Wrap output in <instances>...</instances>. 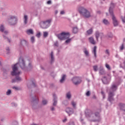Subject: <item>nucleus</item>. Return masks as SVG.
I'll use <instances>...</instances> for the list:
<instances>
[{
	"label": "nucleus",
	"instance_id": "1",
	"mask_svg": "<svg viewBox=\"0 0 125 125\" xmlns=\"http://www.w3.org/2000/svg\"><path fill=\"white\" fill-rule=\"evenodd\" d=\"M18 64L20 65V68H21V69H22L24 72L30 71L33 68V66H32V63L31 62H29L28 66H26V64L25 63L24 59L20 58L19 62L12 65V71L11 73V76H18V75H20V74H21V71H19L18 69V67L17 66Z\"/></svg>",
	"mask_w": 125,
	"mask_h": 125
},
{
	"label": "nucleus",
	"instance_id": "2",
	"mask_svg": "<svg viewBox=\"0 0 125 125\" xmlns=\"http://www.w3.org/2000/svg\"><path fill=\"white\" fill-rule=\"evenodd\" d=\"M86 117L93 119V122H99L100 121V113L98 112L93 113L90 111V112H87L86 113Z\"/></svg>",
	"mask_w": 125,
	"mask_h": 125
},
{
	"label": "nucleus",
	"instance_id": "3",
	"mask_svg": "<svg viewBox=\"0 0 125 125\" xmlns=\"http://www.w3.org/2000/svg\"><path fill=\"white\" fill-rule=\"evenodd\" d=\"M79 12L80 14L84 17V18H89L91 17V15H90V12L86 9V8L83 7H80L79 8Z\"/></svg>",
	"mask_w": 125,
	"mask_h": 125
},
{
	"label": "nucleus",
	"instance_id": "4",
	"mask_svg": "<svg viewBox=\"0 0 125 125\" xmlns=\"http://www.w3.org/2000/svg\"><path fill=\"white\" fill-rule=\"evenodd\" d=\"M18 21L17 17L13 16H10L7 19V22L10 26H15Z\"/></svg>",
	"mask_w": 125,
	"mask_h": 125
},
{
	"label": "nucleus",
	"instance_id": "5",
	"mask_svg": "<svg viewBox=\"0 0 125 125\" xmlns=\"http://www.w3.org/2000/svg\"><path fill=\"white\" fill-rule=\"evenodd\" d=\"M51 23V20H48L46 21H41L39 25L42 28V29H47V28L50 26V24Z\"/></svg>",
	"mask_w": 125,
	"mask_h": 125
},
{
	"label": "nucleus",
	"instance_id": "6",
	"mask_svg": "<svg viewBox=\"0 0 125 125\" xmlns=\"http://www.w3.org/2000/svg\"><path fill=\"white\" fill-rule=\"evenodd\" d=\"M31 96V98L30 101L31 105L32 106L33 109H36L37 108L38 103H39V99H38V97H37V96L35 95Z\"/></svg>",
	"mask_w": 125,
	"mask_h": 125
},
{
	"label": "nucleus",
	"instance_id": "7",
	"mask_svg": "<svg viewBox=\"0 0 125 125\" xmlns=\"http://www.w3.org/2000/svg\"><path fill=\"white\" fill-rule=\"evenodd\" d=\"M57 37L58 38L59 40H61V41L67 40V39L70 38V33L62 32L61 34H57Z\"/></svg>",
	"mask_w": 125,
	"mask_h": 125
},
{
	"label": "nucleus",
	"instance_id": "8",
	"mask_svg": "<svg viewBox=\"0 0 125 125\" xmlns=\"http://www.w3.org/2000/svg\"><path fill=\"white\" fill-rule=\"evenodd\" d=\"M53 101L54 102L53 104V105L50 107V110L51 111H55V106H56V105H57V96H56V95L54 94L53 95Z\"/></svg>",
	"mask_w": 125,
	"mask_h": 125
},
{
	"label": "nucleus",
	"instance_id": "9",
	"mask_svg": "<svg viewBox=\"0 0 125 125\" xmlns=\"http://www.w3.org/2000/svg\"><path fill=\"white\" fill-rule=\"evenodd\" d=\"M114 96H115V93L112 92V91H109L107 100L108 101H109L110 103H112L113 101L115 100V99H114Z\"/></svg>",
	"mask_w": 125,
	"mask_h": 125
},
{
	"label": "nucleus",
	"instance_id": "10",
	"mask_svg": "<svg viewBox=\"0 0 125 125\" xmlns=\"http://www.w3.org/2000/svg\"><path fill=\"white\" fill-rule=\"evenodd\" d=\"M73 83L75 85H78V84H80L81 83H82V81L81 80V78L79 77H73L72 79Z\"/></svg>",
	"mask_w": 125,
	"mask_h": 125
},
{
	"label": "nucleus",
	"instance_id": "11",
	"mask_svg": "<svg viewBox=\"0 0 125 125\" xmlns=\"http://www.w3.org/2000/svg\"><path fill=\"white\" fill-rule=\"evenodd\" d=\"M29 45V42L26 40L24 39L21 40L20 42V46L21 47H26V46H28Z\"/></svg>",
	"mask_w": 125,
	"mask_h": 125
},
{
	"label": "nucleus",
	"instance_id": "12",
	"mask_svg": "<svg viewBox=\"0 0 125 125\" xmlns=\"http://www.w3.org/2000/svg\"><path fill=\"white\" fill-rule=\"evenodd\" d=\"M0 32L4 34V35L8 34V31L5 30V26L2 24L0 25Z\"/></svg>",
	"mask_w": 125,
	"mask_h": 125
},
{
	"label": "nucleus",
	"instance_id": "13",
	"mask_svg": "<svg viewBox=\"0 0 125 125\" xmlns=\"http://www.w3.org/2000/svg\"><path fill=\"white\" fill-rule=\"evenodd\" d=\"M111 16H112V19L113 21V24L114 25V27H117L119 25V21H118V20H117V18H116V17L115 16V15H110Z\"/></svg>",
	"mask_w": 125,
	"mask_h": 125
},
{
	"label": "nucleus",
	"instance_id": "14",
	"mask_svg": "<svg viewBox=\"0 0 125 125\" xmlns=\"http://www.w3.org/2000/svg\"><path fill=\"white\" fill-rule=\"evenodd\" d=\"M16 77L14 79L12 80V83H19L20 82H21L22 81V78L18 75H15Z\"/></svg>",
	"mask_w": 125,
	"mask_h": 125
},
{
	"label": "nucleus",
	"instance_id": "15",
	"mask_svg": "<svg viewBox=\"0 0 125 125\" xmlns=\"http://www.w3.org/2000/svg\"><path fill=\"white\" fill-rule=\"evenodd\" d=\"M101 81L102 83H104V84H108L111 80L109 79L108 78H107V77L106 76H104L103 78L101 79Z\"/></svg>",
	"mask_w": 125,
	"mask_h": 125
},
{
	"label": "nucleus",
	"instance_id": "16",
	"mask_svg": "<svg viewBox=\"0 0 125 125\" xmlns=\"http://www.w3.org/2000/svg\"><path fill=\"white\" fill-rule=\"evenodd\" d=\"M99 73L100 76H104V75H106V71H105V69H104V67H103V66H100L99 69Z\"/></svg>",
	"mask_w": 125,
	"mask_h": 125
},
{
	"label": "nucleus",
	"instance_id": "17",
	"mask_svg": "<svg viewBox=\"0 0 125 125\" xmlns=\"http://www.w3.org/2000/svg\"><path fill=\"white\" fill-rule=\"evenodd\" d=\"M115 4H114L113 2H111L110 4V6L109 9V12L110 15H114V12H113V9L115 8Z\"/></svg>",
	"mask_w": 125,
	"mask_h": 125
},
{
	"label": "nucleus",
	"instance_id": "18",
	"mask_svg": "<svg viewBox=\"0 0 125 125\" xmlns=\"http://www.w3.org/2000/svg\"><path fill=\"white\" fill-rule=\"evenodd\" d=\"M2 72H3V76H6L10 71V69L6 67H2L1 68Z\"/></svg>",
	"mask_w": 125,
	"mask_h": 125
},
{
	"label": "nucleus",
	"instance_id": "19",
	"mask_svg": "<svg viewBox=\"0 0 125 125\" xmlns=\"http://www.w3.org/2000/svg\"><path fill=\"white\" fill-rule=\"evenodd\" d=\"M65 112L70 116V115H72V114H74V109L72 108H67L66 109Z\"/></svg>",
	"mask_w": 125,
	"mask_h": 125
},
{
	"label": "nucleus",
	"instance_id": "20",
	"mask_svg": "<svg viewBox=\"0 0 125 125\" xmlns=\"http://www.w3.org/2000/svg\"><path fill=\"white\" fill-rule=\"evenodd\" d=\"M118 106L120 108V111H123V112H125V104L120 103L119 104Z\"/></svg>",
	"mask_w": 125,
	"mask_h": 125
},
{
	"label": "nucleus",
	"instance_id": "21",
	"mask_svg": "<svg viewBox=\"0 0 125 125\" xmlns=\"http://www.w3.org/2000/svg\"><path fill=\"white\" fill-rule=\"evenodd\" d=\"M37 86L36 84V82L34 81H32V84H31L30 83H28L27 84V87L28 88H32V87H36Z\"/></svg>",
	"mask_w": 125,
	"mask_h": 125
},
{
	"label": "nucleus",
	"instance_id": "22",
	"mask_svg": "<svg viewBox=\"0 0 125 125\" xmlns=\"http://www.w3.org/2000/svg\"><path fill=\"white\" fill-rule=\"evenodd\" d=\"M117 90V85L113 84L112 85L109 91H112V92H115Z\"/></svg>",
	"mask_w": 125,
	"mask_h": 125
},
{
	"label": "nucleus",
	"instance_id": "23",
	"mask_svg": "<svg viewBox=\"0 0 125 125\" xmlns=\"http://www.w3.org/2000/svg\"><path fill=\"white\" fill-rule=\"evenodd\" d=\"M67 76L66 74H62V79L60 80V82L61 83H63L64 82H65V79H66V77Z\"/></svg>",
	"mask_w": 125,
	"mask_h": 125
},
{
	"label": "nucleus",
	"instance_id": "24",
	"mask_svg": "<svg viewBox=\"0 0 125 125\" xmlns=\"http://www.w3.org/2000/svg\"><path fill=\"white\" fill-rule=\"evenodd\" d=\"M72 32L73 34H77L78 32H79V28H78V27L75 26L72 28Z\"/></svg>",
	"mask_w": 125,
	"mask_h": 125
},
{
	"label": "nucleus",
	"instance_id": "25",
	"mask_svg": "<svg viewBox=\"0 0 125 125\" xmlns=\"http://www.w3.org/2000/svg\"><path fill=\"white\" fill-rule=\"evenodd\" d=\"M96 49H97V47L95 46L92 51V53L94 54L95 59H96V57H97V56H96Z\"/></svg>",
	"mask_w": 125,
	"mask_h": 125
},
{
	"label": "nucleus",
	"instance_id": "26",
	"mask_svg": "<svg viewBox=\"0 0 125 125\" xmlns=\"http://www.w3.org/2000/svg\"><path fill=\"white\" fill-rule=\"evenodd\" d=\"M89 40L90 43H91L92 44H95V41H94V39L93 38V37H90L89 38Z\"/></svg>",
	"mask_w": 125,
	"mask_h": 125
},
{
	"label": "nucleus",
	"instance_id": "27",
	"mask_svg": "<svg viewBox=\"0 0 125 125\" xmlns=\"http://www.w3.org/2000/svg\"><path fill=\"white\" fill-rule=\"evenodd\" d=\"M72 97V94H71V92H68L67 93H66V98L67 99H71V98Z\"/></svg>",
	"mask_w": 125,
	"mask_h": 125
},
{
	"label": "nucleus",
	"instance_id": "28",
	"mask_svg": "<svg viewBox=\"0 0 125 125\" xmlns=\"http://www.w3.org/2000/svg\"><path fill=\"white\" fill-rule=\"evenodd\" d=\"M95 37H96L97 41L98 42V38H99V37H100V33H99V31H96Z\"/></svg>",
	"mask_w": 125,
	"mask_h": 125
},
{
	"label": "nucleus",
	"instance_id": "29",
	"mask_svg": "<svg viewBox=\"0 0 125 125\" xmlns=\"http://www.w3.org/2000/svg\"><path fill=\"white\" fill-rule=\"evenodd\" d=\"M27 23H28V16L24 15V25H26Z\"/></svg>",
	"mask_w": 125,
	"mask_h": 125
},
{
	"label": "nucleus",
	"instance_id": "30",
	"mask_svg": "<svg viewBox=\"0 0 125 125\" xmlns=\"http://www.w3.org/2000/svg\"><path fill=\"white\" fill-rule=\"evenodd\" d=\"M51 64H52V63H53V62H54V56H53V52H51Z\"/></svg>",
	"mask_w": 125,
	"mask_h": 125
},
{
	"label": "nucleus",
	"instance_id": "31",
	"mask_svg": "<svg viewBox=\"0 0 125 125\" xmlns=\"http://www.w3.org/2000/svg\"><path fill=\"white\" fill-rule=\"evenodd\" d=\"M71 104L74 109H77V103H76V102L72 101Z\"/></svg>",
	"mask_w": 125,
	"mask_h": 125
},
{
	"label": "nucleus",
	"instance_id": "32",
	"mask_svg": "<svg viewBox=\"0 0 125 125\" xmlns=\"http://www.w3.org/2000/svg\"><path fill=\"white\" fill-rule=\"evenodd\" d=\"M103 22L104 23V25H109V21H108V20L106 19H104L103 21Z\"/></svg>",
	"mask_w": 125,
	"mask_h": 125
},
{
	"label": "nucleus",
	"instance_id": "33",
	"mask_svg": "<svg viewBox=\"0 0 125 125\" xmlns=\"http://www.w3.org/2000/svg\"><path fill=\"white\" fill-rule=\"evenodd\" d=\"M3 37L4 38V39L5 40H7V42H8L10 43L11 42V39L6 37V36H5L4 35H3Z\"/></svg>",
	"mask_w": 125,
	"mask_h": 125
},
{
	"label": "nucleus",
	"instance_id": "34",
	"mask_svg": "<svg viewBox=\"0 0 125 125\" xmlns=\"http://www.w3.org/2000/svg\"><path fill=\"white\" fill-rule=\"evenodd\" d=\"M93 32V30L92 29V28H90V29L87 31V33L88 34V35H91Z\"/></svg>",
	"mask_w": 125,
	"mask_h": 125
},
{
	"label": "nucleus",
	"instance_id": "35",
	"mask_svg": "<svg viewBox=\"0 0 125 125\" xmlns=\"http://www.w3.org/2000/svg\"><path fill=\"white\" fill-rule=\"evenodd\" d=\"M83 52L86 56H89V52L86 50V49H85L83 51Z\"/></svg>",
	"mask_w": 125,
	"mask_h": 125
},
{
	"label": "nucleus",
	"instance_id": "36",
	"mask_svg": "<svg viewBox=\"0 0 125 125\" xmlns=\"http://www.w3.org/2000/svg\"><path fill=\"white\" fill-rule=\"evenodd\" d=\"M27 33L33 35V34H34V31H33V29H29L27 30Z\"/></svg>",
	"mask_w": 125,
	"mask_h": 125
},
{
	"label": "nucleus",
	"instance_id": "37",
	"mask_svg": "<svg viewBox=\"0 0 125 125\" xmlns=\"http://www.w3.org/2000/svg\"><path fill=\"white\" fill-rule=\"evenodd\" d=\"M71 41H72V39L71 38H67L65 41V43H70L71 42Z\"/></svg>",
	"mask_w": 125,
	"mask_h": 125
},
{
	"label": "nucleus",
	"instance_id": "38",
	"mask_svg": "<svg viewBox=\"0 0 125 125\" xmlns=\"http://www.w3.org/2000/svg\"><path fill=\"white\" fill-rule=\"evenodd\" d=\"M93 70L94 72H97V71H98V67L97 66V65H94L93 66Z\"/></svg>",
	"mask_w": 125,
	"mask_h": 125
},
{
	"label": "nucleus",
	"instance_id": "39",
	"mask_svg": "<svg viewBox=\"0 0 125 125\" xmlns=\"http://www.w3.org/2000/svg\"><path fill=\"white\" fill-rule=\"evenodd\" d=\"M6 95H10L11 94V90L8 89L6 93Z\"/></svg>",
	"mask_w": 125,
	"mask_h": 125
},
{
	"label": "nucleus",
	"instance_id": "40",
	"mask_svg": "<svg viewBox=\"0 0 125 125\" xmlns=\"http://www.w3.org/2000/svg\"><path fill=\"white\" fill-rule=\"evenodd\" d=\"M48 36V33L47 32H43V37L44 38H46Z\"/></svg>",
	"mask_w": 125,
	"mask_h": 125
},
{
	"label": "nucleus",
	"instance_id": "41",
	"mask_svg": "<svg viewBox=\"0 0 125 125\" xmlns=\"http://www.w3.org/2000/svg\"><path fill=\"white\" fill-rule=\"evenodd\" d=\"M31 41L32 43H34V42H35V37L32 36L31 38Z\"/></svg>",
	"mask_w": 125,
	"mask_h": 125
},
{
	"label": "nucleus",
	"instance_id": "42",
	"mask_svg": "<svg viewBox=\"0 0 125 125\" xmlns=\"http://www.w3.org/2000/svg\"><path fill=\"white\" fill-rule=\"evenodd\" d=\"M101 93H102V95L103 96V99H105V93H104V91H102Z\"/></svg>",
	"mask_w": 125,
	"mask_h": 125
},
{
	"label": "nucleus",
	"instance_id": "43",
	"mask_svg": "<svg viewBox=\"0 0 125 125\" xmlns=\"http://www.w3.org/2000/svg\"><path fill=\"white\" fill-rule=\"evenodd\" d=\"M43 105H46L47 104V101L46 100H44L42 101Z\"/></svg>",
	"mask_w": 125,
	"mask_h": 125
},
{
	"label": "nucleus",
	"instance_id": "44",
	"mask_svg": "<svg viewBox=\"0 0 125 125\" xmlns=\"http://www.w3.org/2000/svg\"><path fill=\"white\" fill-rule=\"evenodd\" d=\"M105 54H107V55H110V51H109V49H106L105 51Z\"/></svg>",
	"mask_w": 125,
	"mask_h": 125
},
{
	"label": "nucleus",
	"instance_id": "45",
	"mask_svg": "<svg viewBox=\"0 0 125 125\" xmlns=\"http://www.w3.org/2000/svg\"><path fill=\"white\" fill-rule=\"evenodd\" d=\"M6 50L7 51V54H9V51H10V49H9V47H6Z\"/></svg>",
	"mask_w": 125,
	"mask_h": 125
},
{
	"label": "nucleus",
	"instance_id": "46",
	"mask_svg": "<svg viewBox=\"0 0 125 125\" xmlns=\"http://www.w3.org/2000/svg\"><path fill=\"white\" fill-rule=\"evenodd\" d=\"M105 67L106 68H107V69L108 70H111V67H110V65H109V64H105Z\"/></svg>",
	"mask_w": 125,
	"mask_h": 125
},
{
	"label": "nucleus",
	"instance_id": "47",
	"mask_svg": "<svg viewBox=\"0 0 125 125\" xmlns=\"http://www.w3.org/2000/svg\"><path fill=\"white\" fill-rule=\"evenodd\" d=\"M120 50H124V49L125 48L124 44H122V45L120 47Z\"/></svg>",
	"mask_w": 125,
	"mask_h": 125
},
{
	"label": "nucleus",
	"instance_id": "48",
	"mask_svg": "<svg viewBox=\"0 0 125 125\" xmlns=\"http://www.w3.org/2000/svg\"><path fill=\"white\" fill-rule=\"evenodd\" d=\"M108 38H112L113 37V34L112 33H109L107 35Z\"/></svg>",
	"mask_w": 125,
	"mask_h": 125
},
{
	"label": "nucleus",
	"instance_id": "49",
	"mask_svg": "<svg viewBox=\"0 0 125 125\" xmlns=\"http://www.w3.org/2000/svg\"><path fill=\"white\" fill-rule=\"evenodd\" d=\"M11 105L13 107H17V104L15 103H12Z\"/></svg>",
	"mask_w": 125,
	"mask_h": 125
},
{
	"label": "nucleus",
	"instance_id": "50",
	"mask_svg": "<svg viewBox=\"0 0 125 125\" xmlns=\"http://www.w3.org/2000/svg\"><path fill=\"white\" fill-rule=\"evenodd\" d=\"M86 96H90V91H88L86 93Z\"/></svg>",
	"mask_w": 125,
	"mask_h": 125
},
{
	"label": "nucleus",
	"instance_id": "51",
	"mask_svg": "<svg viewBox=\"0 0 125 125\" xmlns=\"http://www.w3.org/2000/svg\"><path fill=\"white\" fill-rule=\"evenodd\" d=\"M12 125H18V122L17 121H14L13 122Z\"/></svg>",
	"mask_w": 125,
	"mask_h": 125
},
{
	"label": "nucleus",
	"instance_id": "52",
	"mask_svg": "<svg viewBox=\"0 0 125 125\" xmlns=\"http://www.w3.org/2000/svg\"><path fill=\"white\" fill-rule=\"evenodd\" d=\"M13 89H15V90H19V88L17 86H14L13 87Z\"/></svg>",
	"mask_w": 125,
	"mask_h": 125
},
{
	"label": "nucleus",
	"instance_id": "53",
	"mask_svg": "<svg viewBox=\"0 0 125 125\" xmlns=\"http://www.w3.org/2000/svg\"><path fill=\"white\" fill-rule=\"evenodd\" d=\"M54 46H58V42H56L54 44Z\"/></svg>",
	"mask_w": 125,
	"mask_h": 125
},
{
	"label": "nucleus",
	"instance_id": "54",
	"mask_svg": "<svg viewBox=\"0 0 125 125\" xmlns=\"http://www.w3.org/2000/svg\"><path fill=\"white\" fill-rule=\"evenodd\" d=\"M69 125H75V123L74 122H70L69 123Z\"/></svg>",
	"mask_w": 125,
	"mask_h": 125
},
{
	"label": "nucleus",
	"instance_id": "55",
	"mask_svg": "<svg viewBox=\"0 0 125 125\" xmlns=\"http://www.w3.org/2000/svg\"><path fill=\"white\" fill-rule=\"evenodd\" d=\"M36 36L37 37V38H40V37H41V32L38 33L37 35Z\"/></svg>",
	"mask_w": 125,
	"mask_h": 125
},
{
	"label": "nucleus",
	"instance_id": "56",
	"mask_svg": "<svg viewBox=\"0 0 125 125\" xmlns=\"http://www.w3.org/2000/svg\"><path fill=\"white\" fill-rule=\"evenodd\" d=\"M63 104H64V105H65V106H67V105H68V101H65L63 102Z\"/></svg>",
	"mask_w": 125,
	"mask_h": 125
},
{
	"label": "nucleus",
	"instance_id": "57",
	"mask_svg": "<svg viewBox=\"0 0 125 125\" xmlns=\"http://www.w3.org/2000/svg\"><path fill=\"white\" fill-rule=\"evenodd\" d=\"M64 14H65V11H61V12H60V14L61 15H63Z\"/></svg>",
	"mask_w": 125,
	"mask_h": 125
},
{
	"label": "nucleus",
	"instance_id": "58",
	"mask_svg": "<svg viewBox=\"0 0 125 125\" xmlns=\"http://www.w3.org/2000/svg\"><path fill=\"white\" fill-rule=\"evenodd\" d=\"M107 76H108V79H109V80H111V74H107Z\"/></svg>",
	"mask_w": 125,
	"mask_h": 125
},
{
	"label": "nucleus",
	"instance_id": "59",
	"mask_svg": "<svg viewBox=\"0 0 125 125\" xmlns=\"http://www.w3.org/2000/svg\"><path fill=\"white\" fill-rule=\"evenodd\" d=\"M47 4H51V0H49L47 1Z\"/></svg>",
	"mask_w": 125,
	"mask_h": 125
},
{
	"label": "nucleus",
	"instance_id": "60",
	"mask_svg": "<svg viewBox=\"0 0 125 125\" xmlns=\"http://www.w3.org/2000/svg\"><path fill=\"white\" fill-rule=\"evenodd\" d=\"M63 123H66L67 122V118H65L64 120H62Z\"/></svg>",
	"mask_w": 125,
	"mask_h": 125
},
{
	"label": "nucleus",
	"instance_id": "61",
	"mask_svg": "<svg viewBox=\"0 0 125 125\" xmlns=\"http://www.w3.org/2000/svg\"><path fill=\"white\" fill-rule=\"evenodd\" d=\"M57 13H58V10H56L55 11V14H57Z\"/></svg>",
	"mask_w": 125,
	"mask_h": 125
},
{
	"label": "nucleus",
	"instance_id": "62",
	"mask_svg": "<svg viewBox=\"0 0 125 125\" xmlns=\"http://www.w3.org/2000/svg\"><path fill=\"white\" fill-rule=\"evenodd\" d=\"M97 12L98 13V14H100L101 13V11H98Z\"/></svg>",
	"mask_w": 125,
	"mask_h": 125
},
{
	"label": "nucleus",
	"instance_id": "63",
	"mask_svg": "<svg viewBox=\"0 0 125 125\" xmlns=\"http://www.w3.org/2000/svg\"><path fill=\"white\" fill-rule=\"evenodd\" d=\"M93 99H96V96H95V95H94L93 96Z\"/></svg>",
	"mask_w": 125,
	"mask_h": 125
},
{
	"label": "nucleus",
	"instance_id": "64",
	"mask_svg": "<svg viewBox=\"0 0 125 125\" xmlns=\"http://www.w3.org/2000/svg\"><path fill=\"white\" fill-rule=\"evenodd\" d=\"M41 68L42 70H44V68H43V67L41 66Z\"/></svg>",
	"mask_w": 125,
	"mask_h": 125
}]
</instances>
